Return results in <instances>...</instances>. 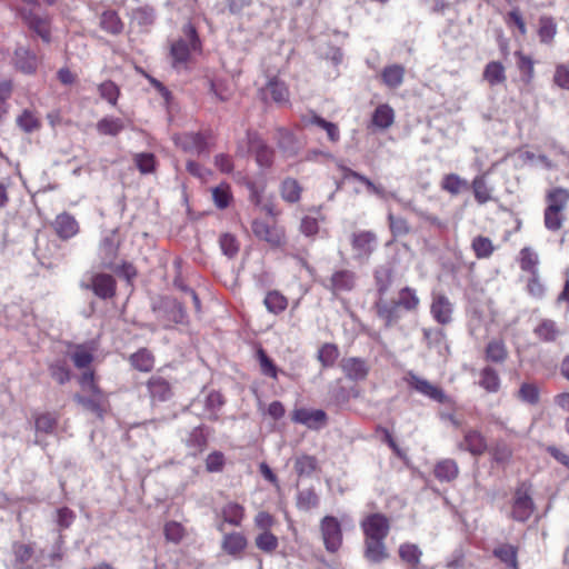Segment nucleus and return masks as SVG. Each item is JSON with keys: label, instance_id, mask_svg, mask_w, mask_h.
Here are the masks:
<instances>
[{"label": "nucleus", "instance_id": "a19ab883", "mask_svg": "<svg viewBox=\"0 0 569 569\" xmlns=\"http://www.w3.org/2000/svg\"><path fill=\"white\" fill-rule=\"evenodd\" d=\"M479 385L488 392H497L500 388V378L492 367H485L480 373Z\"/></svg>", "mask_w": 569, "mask_h": 569}, {"label": "nucleus", "instance_id": "de8ad7c7", "mask_svg": "<svg viewBox=\"0 0 569 569\" xmlns=\"http://www.w3.org/2000/svg\"><path fill=\"white\" fill-rule=\"evenodd\" d=\"M387 218L393 238L403 237L410 232V226L405 218L395 216L391 211L388 212Z\"/></svg>", "mask_w": 569, "mask_h": 569}, {"label": "nucleus", "instance_id": "680f3d73", "mask_svg": "<svg viewBox=\"0 0 569 569\" xmlns=\"http://www.w3.org/2000/svg\"><path fill=\"white\" fill-rule=\"evenodd\" d=\"M74 366L79 369L87 368L93 360V355L84 346H78L71 355Z\"/></svg>", "mask_w": 569, "mask_h": 569}, {"label": "nucleus", "instance_id": "4be33fe9", "mask_svg": "<svg viewBox=\"0 0 569 569\" xmlns=\"http://www.w3.org/2000/svg\"><path fill=\"white\" fill-rule=\"evenodd\" d=\"M533 333L543 342H555L562 335L556 321L551 319H542L533 329Z\"/></svg>", "mask_w": 569, "mask_h": 569}, {"label": "nucleus", "instance_id": "603ef678", "mask_svg": "<svg viewBox=\"0 0 569 569\" xmlns=\"http://www.w3.org/2000/svg\"><path fill=\"white\" fill-rule=\"evenodd\" d=\"M319 505V498L313 489L300 490L297 495V507L300 510L308 511Z\"/></svg>", "mask_w": 569, "mask_h": 569}, {"label": "nucleus", "instance_id": "e433bc0d", "mask_svg": "<svg viewBox=\"0 0 569 569\" xmlns=\"http://www.w3.org/2000/svg\"><path fill=\"white\" fill-rule=\"evenodd\" d=\"M162 308L168 313V321L173 323H183L187 317L183 306L174 299H164Z\"/></svg>", "mask_w": 569, "mask_h": 569}, {"label": "nucleus", "instance_id": "c85d7f7f", "mask_svg": "<svg viewBox=\"0 0 569 569\" xmlns=\"http://www.w3.org/2000/svg\"><path fill=\"white\" fill-rule=\"evenodd\" d=\"M569 202V191L563 188H555L547 194L548 210L563 211Z\"/></svg>", "mask_w": 569, "mask_h": 569}, {"label": "nucleus", "instance_id": "7ed1b4c3", "mask_svg": "<svg viewBox=\"0 0 569 569\" xmlns=\"http://www.w3.org/2000/svg\"><path fill=\"white\" fill-rule=\"evenodd\" d=\"M183 34L184 38H180L171 44L170 53L174 64L186 62L190 52L200 47L197 30L192 24L188 23L183 27Z\"/></svg>", "mask_w": 569, "mask_h": 569}, {"label": "nucleus", "instance_id": "b1692460", "mask_svg": "<svg viewBox=\"0 0 569 569\" xmlns=\"http://www.w3.org/2000/svg\"><path fill=\"white\" fill-rule=\"evenodd\" d=\"M482 77L490 87L503 84L507 80L506 69L499 61H490L487 63Z\"/></svg>", "mask_w": 569, "mask_h": 569}, {"label": "nucleus", "instance_id": "dca6fc26", "mask_svg": "<svg viewBox=\"0 0 569 569\" xmlns=\"http://www.w3.org/2000/svg\"><path fill=\"white\" fill-rule=\"evenodd\" d=\"M52 226L58 237L62 240H68L79 232L77 220L68 212L58 214Z\"/></svg>", "mask_w": 569, "mask_h": 569}, {"label": "nucleus", "instance_id": "6e6d98bb", "mask_svg": "<svg viewBox=\"0 0 569 569\" xmlns=\"http://www.w3.org/2000/svg\"><path fill=\"white\" fill-rule=\"evenodd\" d=\"M518 397L528 405H537L539 402V389L535 383L523 382L518 390Z\"/></svg>", "mask_w": 569, "mask_h": 569}, {"label": "nucleus", "instance_id": "c03bdc74", "mask_svg": "<svg viewBox=\"0 0 569 569\" xmlns=\"http://www.w3.org/2000/svg\"><path fill=\"white\" fill-rule=\"evenodd\" d=\"M263 303L267 310L274 315L282 312L288 306L287 298L279 291L268 292L263 300Z\"/></svg>", "mask_w": 569, "mask_h": 569}, {"label": "nucleus", "instance_id": "9d476101", "mask_svg": "<svg viewBox=\"0 0 569 569\" xmlns=\"http://www.w3.org/2000/svg\"><path fill=\"white\" fill-rule=\"evenodd\" d=\"M377 315L385 322L386 327L397 325L403 318V309L398 306L396 300L388 301L380 298L376 302Z\"/></svg>", "mask_w": 569, "mask_h": 569}, {"label": "nucleus", "instance_id": "f03ea898", "mask_svg": "<svg viewBox=\"0 0 569 569\" xmlns=\"http://www.w3.org/2000/svg\"><path fill=\"white\" fill-rule=\"evenodd\" d=\"M350 243L353 260L366 263L377 249L378 238L371 230H359L351 234Z\"/></svg>", "mask_w": 569, "mask_h": 569}, {"label": "nucleus", "instance_id": "3c124183", "mask_svg": "<svg viewBox=\"0 0 569 569\" xmlns=\"http://www.w3.org/2000/svg\"><path fill=\"white\" fill-rule=\"evenodd\" d=\"M257 360L260 365V370L262 375L270 377L272 379H277L278 367L274 365L273 360L267 355V352L262 348H259L257 350Z\"/></svg>", "mask_w": 569, "mask_h": 569}, {"label": "nucleus", "instance_id": "4d7b16f0", "mask_svg": "<svg viewBox=\"0 0 569 569\" xmlns=\"http://www.w3.org/2000/svg\"><path fill=\"white\" fill-rule=\"evenodd\" d=\"M17 124L26 133H31L40 128V121L29 110H24L18 118Z\"/></svg>", "mask_w": 569, "mask_h": 569}, {"label": "nucleus", "instance_id": "6e6552de", "mask_svg": "<svg viewBox=\"0 0 569 569\" xmlns=\"http://www.w3.org/2000/svg\"><path fill=\"white\" fill-rule=\"evenodd\" d=\"M119 239L117 230L108 231L103 234L98 250L100 263L104 268H116V258L118 254Z\"/></svg>", "mask_w": 569, "mask_h": 569}, {"label": "nucleus", "instance_id": "a878e982", "mask_svg": "<svg viewBox=\"0 0 569 569\" xmlns=\"http://www.w3.org/2000/svg\"><path fill=\"white\" fill-rule=\"evenodd\" d=\"M148 390L153 400L167 401L171 397V387L162 377H152L148 382Z\"/></svg>", "mask_w": 569, "mask_h": 569}, {"label": "nucleus", "instance_id": "5fc2aeb1", "mask_svg": "<svg viewBox=\"0 0 569 569\" xmlns=\"http://www.w3.org/2000/svg\"><path fill=\"white\" fill-rule=\"evenodd\" d=\"M134 164L142 174L153 172L156 168V158L151 152H140L134 154Z\"/></svg>", "mask_w": 569, "mask_h": 569}, {"label": "nucleus", "instance_id": "6ab92c4d", "mask_svg": "<svg viewBox=\"0 0 569 569\" xmlns=\"http://www.w3.org/2000/svg\"><path fill=\"white\" fill-rule=\"evenodd\" d=\"M13 567L14 569H32V558L34 550L31 545L14 542L12 545Z\"/></svg>", "mask_w": 569, "mask_h": 569}, {"label": "nucleus", "instance_id": "e2e57ef3", "mask_svg": "<svg viewBox=\"0 0 569 569\" xmlns=\"http://www.w3.org/2000/svg\"><path fill=\"white\" fill-rule=\"evenodd\" d=\"M98 90L102 99L107 100L110 104L116 106L120 90L114 82L104 81L99 86Z\"/></svg>", "mask_w": 569, "mask_h": 569}, {"label": "nucleus", "instance_id": "8fccbe9b", "mask_svg": "<svg viewBox=\"0 0 569 569\" xmlns=\"http://www.w3.org/2000/svg\"><path fill=\"white\" fill-rule=\"evenodd\" d=\"M301 187L296 179L288 178L281 184L282 198L291 203L297 202L300 199Z\"/></svg>", "mask_w": 569, "mask_h": 569}, {"label": "nucleus", "instance_id": "0e129e2a", "mask_svg": "<svg viewBox=\"0 0 569 569\" xmlns=\"http://www.w3.org/2000/svg\"><path fill=\"white\" fill-rule=\"evenodd\" d=\"M57 426V417L52 413H42L36 418V429L40 432L51 433Z\"/></svg>", "mask_w": 569, "mask_h": 569}, {"label": "nucleus", "instance_id": "473e14b6", "mask_svg": "<svg viewBox=\"0 0 569 569\" xmlns=\"http://www.w3.org/2000/svg\"><path fill=\"white\" fill-rule=\"evenodd\" d=\"M508 357L506 345L502 340L493 339L486 347V359L491 362L502 363Z\"/></svg>", "mask_w": 569, "mask_h": 569}, {"label": "nucleus", "instance_id": "5701e85b", "mask_svg": "<svg viewBox=\"0 0 569 569\" xmlns=\"http://www.w3.org/2000/svg\"><path fill=\"white\" fill-rule=\"evenodd\" d=\"M405 68L401 64H390L383 68L381 80L390 89H397L403 83Z\"/></svg>", "mask_w": 569, "mask_h": 569}, {"label": "nucleus", "instance_id": "cd10ccee", "mask_svg": "<svg viewBox=\"0 0 569 569\" xmlns=\"http://www.w3.org/2000/svg\"><path fill=\"white\" fill-rule=\"evenodd\" d=\"M459 468L453 459H443L435 467V476L439 481H452L457 478Z\"/></svg>", "mask_w": 569, "mask_h": 569}, {"label": "nucleus", "instance_id": "49530a36", "mask_svg": "<svg viewBox=\"0 0 569 569\" xmlns=\"http://www.w3.org/2000/svg\"><path fill=\"white\" fill-rule=\"evenodd\" d=\"M471 248L478 259L489 258L495 250L491 240L483 236H477L476 238H473L471 242Z\"/></svg>", "mask_w": 569, "mask_h": 569}, {"label": "nucleus", "instance_id": "39448f33", "mask_svg": "<svg viewBox=\"0 0 569 569\" xmlns=\"http://www.w3.org/2000/svg\"><path fill=\"white\" fill-rule=\"evenodd\" d=\"M357 283V274L348 269L336 270L329 278L321 281V284L333 296L350 292Z\"/></svg>", "mask_w": 569, "mask_h": 569}, {"label": "nucleus", "instance_id": "bb28decb", "mask_svg": "<svg viewBox=\"0 0 569 569\" xmlns=\"http://www.w3.org/2000/svg\"><path fill=\"white\" fill-rule=\"evenodd\" d=\"M395 300L406 312H416L420 305L417 291L411 287L400 289Z\"/></svg>", "mask_w": 569, "mask_h": 569}, {"label": "nucleus", "instance_id": "393cba45", "mask_svg": "<svg viewBox=\"0 0 569 569\" xmlns=\"http://www.w3.org/2000/svg\"><path fill=\"white\" fill-rule=\"evenodd\" d=\"M393 121H395L393 109L387 103L379 104L375 109L372 117H371L372 124L376 128L381 129V130H385V129H388L389 127H391Z\"/></svg>", "mask_w": 569, "mask_h": 569}, {"label": "nucleus", "instance_id": "423d86ee", "mask_svg": "<svg viewBox=\"0 0 569 569\" xmlns=\"http://www.w3.org/2000/svg\"><path fill=\"white\" fill-rule=\"evenodd\" d=\"M406 382L416 392H418L438 403H445L447 400V396L440 387L431 383L427 379L419 377L418 375H416L412 371L408 372V375L406 377Z\"/></svg>", "mask_w": 569, "mask_h": 569}, {"label": "nucleus", "instance_id": "bf43d9fd", "mask_svg": "<svg viewBox=\"0 0 569 569\" xmlns=\"http://www.w3.org/2000/svg\"><path fill=\"white\" fill-rule=\"evenodd\" d=\"M256 546L261 551L272 552L278 547V538L269 530H266L257 536Z\"/></svg>", "mask_w": 569, "mask_h": 569}, {"label": "nucleus", "instance_id": "aec40b11", "mask_svg": "<svg viewBox=\"0 0 569 569\" xmlns=\"http://www.w3.org/2000/svg\"><path fill=\"white\" fill-rule=\"evenodd\" d=\"M327 415L323 410H308V409H297L293 412L292 420L297 423L305 425L309 428H317L318 425L325 422Z\"/></svg>", "mask_w": 569, "mask_h": 569}, {"label": "nucleus", "instance_id": "0eeeda50", "mask_svg": "<svg viewBox=\"0 0 569 569\" xmlns=\"http://www.w3.org/2000/svg\"><path fill=\"white\" fill-rule=\"evenodd\" d=\"M366 539L385 540L389 533L390 525L388 518L382 513H371L361 521Z\"/></svg>", "mask_w": 569, "mask_h": 569}, {"label": "nucleus", "instance_id": "58836bf2", "mask_svg": "<svg viewBox=\"0 0 569 569\" xmlns=\"http://www.w3.org/2000/svg\"><path fill=\"white\" fill-rule=\"evenodd\" d=\"M100 27L109 33L119 34L123 29V23L116 11L108 10L101 14Z\"/></svg>", "mask_w": 569, "mask_h": 569}, {"label": "nucleus", "instance_id": "ddd939ff", "mask_svg": "<svg viewBox=\"0 0 569 569\" xmlns=\"http://www.w3.org/2000/svg\"><path fill=\"white\" fill-rule=\"evenodd\" d=\"M176 143L184 151L198 156L208 152V141L206 137L199 132L183 133L176 138Z\"/></svg>", "mask_w": 569, "mask_h": 569}, {"label": "nucleus", "instance_id": "72a5a7b5", "mask_svg": "<svg viewBox=\"0 0 569 569\" xmlns=\"http://www.w3.org/2000/svg\"><path fill=\"white\" fill-rule=\"evenodd\" d=\"M422 556L421 549L415 543H402L399 547V557L412 568H418Z\"/></svg>", "mask_w": 569, "mask_h": 569}, {"label": "nucleus", "instance_id": "f704fd0d", "mask_svg": "<svg viewBox=\"0 0 569 569\" xmlns=\"http://www.w3.org/2000/svg\"><path fill=\"white\" fill-rule=\"evenodd\" d=\"M441 188L450 194L457 196L461 191L467 190L469 188V183L460 176L456 173H449L442 178Z\"/></svg>", "mask_w": 569, "mask_h": 569}, {"label": "nucleus", "instance_id": "9b49d317", "mask_svg": "<svg viewBox=\"0 0 569 569\" xmlns=\"http://www.w3.org/2000/svg\"><path fill=\"white\" fill-rule=\"evenodd\" d=\"M340 366L345 376L352 381L365 380L370 370L368 362L358 357L343 358Z\"/></svg>", "mask_w": 569, "mask_h": 569}, {"label": "nucleus", "instance_id": "20e7f679", "mask_svg": "<svg viewBox=\"0 0 569 569\" xmlns=\"http://www.w3.org/2000/svg\"><path fill=\"white\" fill-rule=\"evenodd\" d=\"M320 531L325 548L328 552H336L342 545V529L339 520L333 516H326L320 521Z\"/></svg>", "mask_w": 569, "mask_h": 569}, {"label": "nucleus", "instance_id": "f8f14e48", "mask_svg": "<svg viewBox=\"0 0 569 569\" xmlns=\"http://www.w3.org/2000/svg\"><path fill=\"white\" fill-rule=\"evenodd\" d=\"M274 139L279 150L287 158L296 157L301 150V143L290 130L286 128H278L276 130Z\"/></svg>", "mask_w": 569, "mask_h": 569}, {"label": "nucleus", "instance_id": "2eb2a0df", "mask_svg": "<svg viewBox=\"0 0 569 569\" xmlns=\"http://www.w3.org/2000/svg\"><path fill=\"white\" fill-rule=\"evenodd\" d=\"M96 296L102 299L111 298L116 292V281L110 274L96 273L90 278L89 286Z\"/></svg>", "mask_w": 569, "mask_h": 569}, {"label": "nucleus", "instance_id": "f3484780", "mask_svg": "<svg viewBox=\"0 0 569 569\" xmlns=\"http://www.w3.org/2000/svg\"><path fill=\"white\" fill-rule=\"evenodd\" d=\"M460 448L467 450L472 456H481L487 451L488 445L485 436L480 431L470 429L465 432Z\"/></svg>", "mask_w": 569, "mask_h": 569}, {"label": "nucleus", "instance_id": "4468645a", "mask_svg": "<svg viewBox=\"0 0 569 569\" xmlns=\"http://www.w3.org/2000/svg\"><path fill=\"white\" fill-rule=\"evenodd\" d=\"M453 311L452 303L445 295H433L430 312L433 319L440 325H447L451 321Z\"/></svg>", "mask_w": 569, "mask_h": 569}, {"label": "nucleus", "instance_id": "f257e3e1", "mask_svg": "<svg viewBox=\"0 0 569 569\" xmlns=\"http://www.w3.org/2000/svg\"><path fill=\"white\" fill-rule=\"evenodd\" d=\"M535 509L530 486L526 482L520 483L512 495L511 518L517 522H526L530 519Z\"/></svg>", "mask_w": 569, "mask_h": 569}, {"label": "nucleus", "instance_id": "09e8293b", "mask_svg": "<svg viewBox=\"0 0 569 569\" xmlns=\"http://www.w3.org/2000/svg\"><path fill=\"white\" fill-rule=\"evenodd\" d=\"M103 393L101 392V397L98 395H91V397H84L81 395H76L74 400L82 406L84 409L96 413L97 416L101 417L102 409L101 403L103 401Z\"/></svg>", "mask_w": 569, "mask_h": 569}, {"label": "nucleus", "instance_id": "37998d69", "mask_svg": "<svg viewBox=\"0 0 569 569\" xmlns=\"http://www.w3.org/2000/svg\"><path fill=\"white\" fill-rule=\"evenodd\" d=\"M377 291L380 297L387 295L392 282V271L388 267H379L375 271Z\"/></svg>", "mask_w": 569, "mask_h": 569}, {"label": "nucleus", "instance_id": "2f4dec72", "mask_svg": "<svg viewBox=\"0 0 569 569\" xmlns=\"http://www.w3.org/2000/svg\"><path fill=\"white\" fill-rule=\"evenodd\" d=\"M246 546L247 539L240 532L228 533L222 540V549L231 556L239 555Z\"/></svg>", "mask_w": 569, "mask_h": 569}, {"label": "nucleus", "instance_id": "338daca9", "mask_svg": "<svg viewBox=\"0 0 569 569\" xmlns=\"http://www.w3.org/2000/svg\"><path fill=\"white\" fill-rule=\"evenodd\" d=\"M212 199L214 204L219 209H224L229 206V201L231 199V193L229 187L226 184H221L212 189Z\"/></svg>", "mask_w": 569, "mask_h": 569}, {"label": "nucleus", "instance_id": "69168bd1", "mask_svg": "<svg viewBox=\"0 0 569 569\" xmlns=\"http://www.w3.org/2000/svg\"><path fill=\"white\" fill-rule=\"evenodd\" d=\"M518 56V68L523 77L526 82H530L535 74L533 61L530 57L522 54L521 52H517Z\"/></svg>", "mask_w": 569, "mask_h": 569}, {"label": "nucleus", "instance_id": "4c0bfd02", "mask_svg": "<svg viewBox=\"0 0 569 569\" xmlns=\"http://www.w3.org/2000/svg\"><path fill=\"white\" fill-rule=\"evenodd\" d=\"M254 150L256 161L261 168H269L273 162V150L261 141H250Z\"/></svg>", "mask_w": 569, "mask_h": 569}, {"label": "nucleus", "instance_id": "412c9836", "mask_svg": "<svg viewBox=\"0 0 569 569\" xmlns=\"http://www.w3.org/2000/svg\"><path fill=\"white\" fill-rule=\"evenodd\" d=\"M365 557L368 561L380 563L388 559L389 553L385 540L365 539Z\"/></svg>", "mask_w": 569, "mask_h": 569}, {"label": "nucleus", "instance_id": "864d4df0", "mask_svg": "<svg viewBox=\"0 0 569 569\" xmlns=\"http://www.w3.org/2000/svg\"><path fill=\"white\" fill-rule=\"evenodd\" d=\"M267 90L274 102L283 103L288 101L289 91L283 82H280L277 79H271L268 82Z\"/></svg>", "mask_w": 569, "mask_h": 569}, {"label": "nucleus", "instance_id": "13d9d810", "mask_svg": "<svg viewBox=\"0 0 569 569\" xmlns=\"http://www.w3.org/2000/svg\"><path fill=\"white\" fill-rule=\"evenodd\" d=\"M338 356V348L332 343H325L318 351V360L325 368L333 366Z\"/></svg>", "mask_w": 569, "mask_h": 569}, {"label": "nucleus", "instance_id": "ea45409f", "mask_svg": "<svg viewBox=\"0 0 569 569\" xmlns=\"http://www.w3.org/2000/svg\"><path fill=\"white\" fill-rule=\"evenodd\" d=\"M224 522L232 526H240L244 516V509L237 502L227 503L221 510Z\"/></svg>", "mask_w": 569, "mask_h": 569}, {"label": "nucleus", "instance_id": "c756f323", "mask_svg": "<svg viewBox=\"0 0 569 569\" xmlns=\"http://www.w3.org/2000/svg\"><path fill=\"white\" fill-rule=\"evenodd\" d=\"M97 131L102 136H118L124 129V122L121 118L103 117L97 122Z\"/></svg>", "mask_w": 569, "mask_h": 569}, {"label": "nucleus", "instance_id": "1a4fd4ad", "mask_svg": "<svg viewBox=\"0 0 569 569\" xmlns=\"http://www.w3.org/2000/svg\"><path fill=\"white\" fill-rule=\"evenodd\" d=\"M251 229L257 238L268 242L271 247L278 248L284 243L283 230L276 226H270L261 220H254Z\"/></svg>", "mask_w": 569, "mask_h": 569}, {"label": "nucleus", "instance_id": "a18cd8bd", "mask_svg": "<svg viewBox=\"0 0 569 569\" xmlns=\"http://www.w3.org/2000/svg\"><path fill=\"white\" fill-rule=\"evenodd\" d=\"M317 468V459L313 456L302 455L295 459V470L299 477H310Z\"/></svg>", "mask_w": 569, "mask_h": 569}, {"label": "nucleus", "instance_id": "c9c22d12", "mask_svg": "<svg viewBox=\"0 0 569 569\" xmlns=\"http://www.w3.org/2000/svg\"><path fill=\"white\" fill-rule=\"evenodd\" d=\"M492 553L506 566L513 569L517 568V548L515 546L509 543L499 545L493 549Z\"/></svg>", "mask_w": 569, "mask_h": 569}, {"label": "nucleus", "instance_id": "774afa93", "mask_svg": "<svg viewBox=\"0 0 569 569\" xmlns=\"http://www.w3.org/2000/svg\"><path fill=\"white\" fill-rule=\"evenodd\" d=\"M538 263V254L526 247L520 251V267L525 271L533 272Z\"/></svg>", "mask_w": 569, "mask_h": 569}, {"label": "nucleus", "instance_id": "7c9ffc66", "mask_svg": "<svg viewBox=\"0 0 569 569\" xmlns=\"http://www.w3.org/2000/svg\"><path fill=\"white\" fill-rule=\"evenodd\" d=\"M130 363L141 372H149L154 366V359L148 349L141 348L130 356Z\"/></svg>", "mask_w": 569, "mask_h": 569}, {"label": "nucleus", "instance_id": "a211bd4d", "mask_svg": "<svg viewBox=\"0 0 569 569\" xmlns=\"http://www.w3.org/2000/svg\"><path fill=\"white\" fill-rule=\"evenodd\" d=\"M13 61L16 68L26 74L34 73L38 67L36 54L22 46L17 47L14 50Z\"/></svg>", "mask_w": 569, "mask_h": 569}, {"label": "nucleus", "instance_id": "79ce46f5", "mask_svg": "<svg viewBox=\"0 0 569 569\" xmlns=\"http://www.w3.org/2000/svg\"><path fill=\"white\" fill-rule=\"evenodd\" d=\"M475 199L478 203L485 204L491 199V190L487 186L485 174L476 176L471 183Z\"/></svg>", "mask_w": 569, "mask_h": 569}, {"label": "nucleus", "instance_id": "052dcab7", "mask_svg": "<svg viewBox=\"0 0 569 569\" xmlns=\"http://www.w3.org/2000/svg\"><path fill=\"white\" fill-rule=\"evenodd\" d=\"M563 211H555L545 209L543 213V223L545 227L552 232H556L561 229L562 223L565 221Z\"/></svg>", "mask_w": 569, "mask_h": 569}]
</instances>
